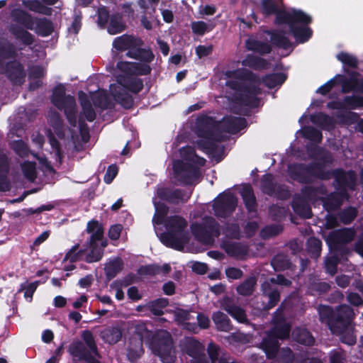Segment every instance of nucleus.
I'll return each instance as SVG.
<instances>
[{
    "instance_id": "nucleus-14",
    "label": "nucleus",
    "mask_w": 363,
    "mask_h": 363,
    "mask_svg": "<svg viewBox=\"0 0 363 363\" xmlns=\"http://www.w3.org/2000/svg\"><path fill=\"white\" fill-rule=\"evenodd\" d=\"M173 172L174 178L183 186L191 184L194 179L200 176L199 167L179 160L174 162Z\"/></svg>"
},
{
    "instance_id": "nucleus-38",
    "label": "nucleus",
    "mask_w": 363,
    "mask_h": 363,
    "mask_svg": "<svg viewBox=\"0 0 363 363\" xmlns=\"http://www.w3.org/2000/svg\"><path fill=\"white\" fill-rule=\"evenodd\" d=\"M79 243L74 245L65 254L62 262L69 261L70 263H75L81 260H84L86 253L87 252V247L79 249Z\"/></svg>"
},
{
    "instance_id": "nucleus-42",
    "label": "nucleus",
    "mask_w": 363,
    "mask_h": 363,
    "mask_svg": "<svg viewBox=\"0 0 363 363\" xmlns=\"http://www.w3.org/2000/svg\"><path fill=\"white\" fill-rule=\"evenodd\" d=\"M358 74V72H354L352 73L349 79H346L344 75H336L337 84H341L342 91L343 93H349L352 91H357V82H358V78L357 76Z\"/></svg>"
},
{
    "instance_id": "nucleus-50",
    "label": "nucleus",
    "mask_w": 363,
    "mask_h": 363,
    "mask_svg": "<svg viewBox=\"0 0 363 363\" xmlns=\"http://www.w3.org/2000/svg\"><path fill=\"white\" fill-rule=\"evenodd\" d=\"M169 305L167 298H158L149 302L147 307L150 313L155 316L164 314L163 309Z\"/></svg>"
},
{
    "instance_id": "nucleus-27",
    "label": "nucleus",
    "mask_w": 363,
    "mask_h": 363,
    "mask_svg": "<svg viewBox=\"0 0 363 363\" xmlns=\"http://www.w3.org/2000/svg\"><path fill=\"white\" fill-rule=\"evenodd\" d=\"M262 296L268 298V301L263 304L262 310L268 311L280 301V292L277 288H274L269 282H264L262 285Z\"/></svg>"
},
{
    "instance_id": "nucleus-6",
    "label": "nucleus",
    "mask_w": 363,
    "mask_h": 363,
    "mask_svg": "<svg viewBox=\"0 0 363 363\" xmlns=\"http://www.w3.org/2000/svg\"><path fill=\"white\" fill-rule=\"evenodd\" d=\"M144 41L139 37L124 34L116 38L113 41V48L118 52L128 50L125 55L138 61L152 62L155 54L151 48H143Z\"/></svg>"
},
{
    "instance_id": "nucleus-5",
    "label": "nucleus",
    "mask_w": 363,
    "mask_h": 363,
    "mask_svg": "<svg viewBox=\"0 0 363 363\" xmlns=\"http://www.w3.org/2000/svg\"><path fill=\"white\" fill-rule=\"evenodd\" d=\"M188 223L181 216H167L164 221L166 231L160 234V240L166 247L182 251L189 240L186 230Z\"/></svg>"
},
{
    "instance_id": "nucleus-30",
    "label": "nucleus",
    "mask_w": 363,
    "mask_h": 363,
    "mask_svg": "<svg viewBox=\"0 0 363 363\" xmlns=\"http://www.w3.org/2000/svg\"><path fill=\"white\" fill-rule=\"evenodd\" d=\"M247 50L257 53L261 56L270 54L272 51V45L267 43L250 37L245 41Z\"/></svg>"
},
{
    "instance_id": "nucleus-7",
    "label": "nucleus",
    "mask_w": 363,
    "mask_h": 363,
    "mask_svg": "<svg viewBox=\"0 0 363 363\" xmlns=\"http://www.w3.org/2000/svg\"><path fill=\"white\" fill-rule=\"evenodd\" d=\"M81 340H73L68 347V352L72 357L78 358L87 363H101L95 357H100V354L91 331H82Z\"/></svg>"
},
{
    "instance_id": "nucleus-33",
    "label": "nucleus",
    "mask_w": 363,
    "mask_h": 363,
    "mask_svg": "<svg viewBox=\"0 0 363 363\" xmlns=\"http://www.w3.org/2000/svg\"><path fill=\"white\" fill-rule=\"evenodd\" d=\"M18 50L15 45L7 40L0 39V67L6 63V60L16 59Z\"/></svg>"
},
{
    "instance_id": "nucleus-25",
    "label": "nucleus",
    "mask_w": 363,
    "mask_h": 363,
    "mask_svg": "<svg viewBox=\"0 0 363 363\" xmlns=\"http://www.w3.org/2000/svg\"><path fill=\"white\" fill-rule=\"evenodd\" d=\"M270 36V45L277 48L287 50L294 48L293 43L286 35V32L284 30H269L266 32Z\"/></svg>"
},
{
    "instance_id": "nucleus-49",
    "label": "nucleus",
    "mask_w": 363,
    "mask_h": 363,
    "mask_svg": "<svg viewBox=\"0 0 363 363\" xmlns=\"http://www.w3.org/2000/svg\"><path fill=\"white\" fill-rule=\"evenodd\" d=\"M125 26L123 23L122 15L119 13H113L111 16L108 32L111 35H115L123 31Z\"/></svg>"
},
{
    "instance_id": "nucleus-35",
    "label": "nucleus",
    "mask_w": 363,
    "mask_h": 363,
    "mask_svg": "<svg viewBox=\"0 0 363 363\" xmlns=\"http://www.w3.org/2000/svg\"><path fill=\"white\" fill-rule=\"evenodd\" d=\"M311 121L321 128L323 130H331L335 126V121L329 115L323 113L318 112L311 116Z\"/></svg>"
},
{
    "instance_id": "nucleus-11",
    "label": "nucleus",
    "mask_w": 363,
    "mask_h": 363,
    "mask_svg": "<svg viewBox=\"0 0 363 363\" xmlns=\"http://www.w3.org/2000/svg\"><path fill=\"white\" fill-rule=\"evenodd\" d=\"M191 231L195 239L203 244L212 243L214 238L220 235L219 223L214 218L208 216H204L201 223H193Z\"/></svg>"
},
{
    "instance_id": "nucleus-15",
    "label": "nucleus",
    "mask_w": 363,
    "mask_h": 363,
    "mask_svg": "<svg viewBox=\"0 0 363 363\" xmlns=\"http://www.w3.org/2000/svg\"><path fill=\"white\" fill-rule=\"evenodd\" d=\"M157 196L169 204L179 205L186 203L191 198V192L171 186H160L157 189Z\"/></svg>"
},
{
    "instance_id": "nucleus-26",
    "label": "nucleus",
    "mask_w": 363,
    "mask_h": 363,
    "mask_svg": "<svg viewBox=\"0 0 363 363\" xmlns=\"http://www.w3.org/2000/svg\"><path fill=\"white\" fill-rule=\"evenodd\" d=\"M110 92L115 101L125 109H130L134 105V99L129 93L115 84L110 85Z\"/></svg>"
},
{
    "instance_id": "nucleus-54",
    "label": "nucleus",
    "mask_w": 363,
    "mask_h": 363,
    "mask_svg": "<svg viewBox=\"0 0 363 363\" xmlns=\"http://www.w3.org/2000/svg\"><path fill=\"white\" fill-rule=\"evenodd\" d=\"M50 125L60 139L65 136L63 120L58 113H55L50 118Z\"/></svg>"
},
{
    "instance_id": "nucleus-51",
    "label": "nucleus",
    "mask_w": 363,
    "mask_h": 363,
    "mask_svg": "<svg viewBox=\"0 0 363 363\" xmlns=\"http://www.w3.org/2000/svg\"><path fill=\"white\" fill-rule=\"evenodd\" d=\"M185 351L186 353L192 358H195L205 354L201 342L194 338H191L186 342L185 345Z\"/></svg>"
},
{
    "instance_id": "nucleus-3",
    "label": "nucleus",
    "mask_w": 363,
    "mask_h": 363,
    "mask_svg": "<svg viewBox=\"0 0 363 363\" xmlns=\"http://www.w3.org/2000/svg\"><path fill=\"white\" fill-rule=\"evenodd\" d=\"M135 330L139 340L136 341L135 347H133L132 342L128 346V357L130 361H135L142 355L144 352L143 342L151 346L154 352L160 357L165 358L170 356L172 350V338L168 333L163 335H155L144 325H137Z\"/></svg>"
},
{
    "instance_id": "nucleus-34",
    "label": "nucleus",
    "mask_w": 363,
    "mask_h": 363,
    "mask_svg": "<svg viewBox=\"0 0 363 363\" xmlns=\"http://www.w3.org/2000/svg\"><path fill=\"white\" fill-rule=\"evenodd\" d=\"M224 250L230 256L242 259L248 253V246L244 243L232 242L225 244Z\"/></svg>"
},
{
    "instance_id": "nucleus-47",
    "label": "nucleus",
    "mask_w": 363,
    "mask_h": 363,
    "mask_svg": "<svg viewBox=\"0 0 363 363\" xmlns=\"http://www.w3.org/2000/svg\"><path fill=\"white\" fill-rule=\"evenodd\" d=\"M271 265L275 271L281 272L291 269L292 263L288 255L277 254L272 259Z\"/></svg>"
},
{
    "instance_id": "nucleus-60",
    "label": "nucleus",
    "mask_w": 363,
    "mask_h": 363,
    "mask_svg": "<svg viewBox=\"0 0 363 363\" xmlns=\"http://www.w3.org/2000/svg\"><path fill=\"white\" fill-rule=\"evenodd\" d=\"M22 172L24 177L30 182H34L37 177L35 163L33 162H25L21 165Z\"/></svg>"
},
{
    "instance_id": "nucleus-28",
    "label": "nucleus",
    "mask_w": 363,
    "mask_h": 363,
    "mask_svg": "<svg viewBox=\"0 0 363 363\" xmlns=\"http://www.w3.org/2000/svg\"><path fill=\"white\" fill-rule=\"evenodd\" d=\"M347 196L340 191H333L326 196L320 197L323 208L328 212H333L339 209L342 204L343 198Z\"/></svg>"
},
{
    "instance_id": "nucleus-20",
    "label": "nucleus",
    "mask_w": 363,
    "mask_h": 363,
    "mask_svg": "<svg viewBox=\"0 0 363 363\" xmlns=\"http://www.w3.org/2000/svg\"><path fill=\"white\" fill-rule=\"evenodd\" d=\"M356 233L353 228H344L329 233L328 240L331 246L346 245L355 238Z\"/></svg>"
},
{
    "instance_id": "nucleus-59",
    "label": "nucleus",
    "mask_w": 363,
    "mask_h": 363,
    "mask_svg": "<svg viewBox=\"0 0 363 363\" xmlns=\"http://www.w3.org/2000/svg\"><path fill=\"white\" fill-rule=\"evenodd\" d=\"M62 111L66 116V118L71 127L75 128L77 125V116L76 109V101L74 104L67 105L63 107Z\"/></svg>"
},
{
    "instance_id": "nucleus-40",
    "label": "nucleus",
    "mask_w": 363,
    "mask_h": 363,
    "mask_svg": "<svg viewBox=\"0 0 363 363\" xmlns=\"http://www.w3.org/2000/svg\"><path fill=\"white\" fill-rule=\"evenodd\" d=\"M212 320L218 331L230 332L233 330V325L228 316L221 311L214 312Z\"/></svg>"
},
{
    "instance_id": "nucleus-24",
    "label": "nucleus",
    "mask_w": 363,
    "mask_h": 363,
    "mask_svg": "<svg viewBox=\"0 0 363 363\" xmlns=\"http://www.w3.org/2000/svg\"><path fill=\"white\" fill-rule=\"evenodd\" d=\"M247 120L242 117L228 116L220 122L222 133L236 134L247 127Z\"/></svg>"
},
{
    "instance_id": "nucleus-2",
    "label": "nucleus",
    "mask_w": 363,
    "mask_h": 363,
    "mask_svg": "<svg viewBox=\"0 0 363 363\" xmlns=\"http://www.w3.org/2000/svg\"><path fill=\"white\" fill-rule=\"evenodd\" d=\"M195 133L201 139L196 142L197 147L207 155L216 157L217 162L223 159L224 146L217 144L226 140L222 133L220 122L207 115L196 119Z\"/></svg>"
},
{
    "instance_id": "nucleus-48",
    "label": "nucleus",
    "mask_w": 363,
    "mask_h": 363,
    "mask_svg": "<svg viewBox=\"0 0 363 363\" xmlns=\"http://www.w3.org/2000/svg\"><path fill=\"white\" fill-rule=\"evenodd\" d=\"M101 336L106 342L113 345L121 340L122 337V330L118 326L109 327L102 331Z\"/></svg>"
},
{
    "instance_id": "nucleus-4",
    "label": "nucleus",
    "mask_w": 363,
    "mask_h": 363,
    "mask_svg": "<svg viewBox=\"0 0 363 363\" xmlns=\"http://www.w3.org/2000/svg\"><path fill=\"white\" fill-rule=\"evenodd\" d=\"M320 320L325 323L333 334H342L352 329L354 313L348 305H340L334 310L331 306L320 305L318 308Z\"/></svg>"
},
{
    "instance_id": "nucleus-10",
    "label": "nucleus",
    "mask_w": 363,
    "mask_h": 363,
    "mask_svg": "<svg viewBox=\"0 0 363 363\" xmlns=\"http://www.w3.org/2000/svg\"><path fill=\"white\" fill-rule=\"evenodd\" d=\"M86 232L91 233L89 240L84 245V247L90 249L89 252L86 253L84 261L87 263L99 262L103 257L104 251L99 247L98 242L104 238V228L101 223L96 220H91L88 222Z\"/></svg>"
},
{
    "instance_id": "nucleus-32",
    "label": "nucleus",
    "mask_w": 363,
    "mask_h": 363,
    "mask_svg": "<svg viewBox=\"0 0 363 363\" xmlns=\"http://www.w3.org/2000/svg\"><path fill=\"white\" fill-rule=\"evenodd\" d=\"M241 64L256 71L265 70L269 68L270 63L266 59L253 54H247Z\"/></svg>"
},
{
    "instance_id": "nucleus-61",
    "label": "nucleus",
    "mask_w": 363,
    "mask_h": 363,
    "mask_svg": "<svg viewBox=\"0 0 363 363\" xmlns=\"http://www.w3.org/2000/svg\"><path fill=\"white\" fill-rule=\"evenodd\" d=\"M161 272V267L157 264H150L140 266L137 273L140 276H155Z\"/></svg>"
},
{
    "instance_id": "nucleus-17",
    "label": "nucleus",
    "mask_w": 363,
    "mask_h": 363,
    "mask_svg": "<svg viewBox=\"0 0 363 363\" xmlns=\"http://www.w3.org/2000/svg\"><path fill=\"white\" fill-rule=\"evenodd\" d=\"M238 199L232 193L220 194L216 200L213 208L218 218H226L235 210Z\"/></svg>"
},
{
    "instance_id": "nucleus-16",
    "label": "nucleus",
    "mask_w": 363,
    "mask_h": 363,
    "mask_svg": "<svg viewBox=\"0 0 363 363\" xmlns=\"http://www.w3.org/2000/svg\"><path fill=\"white\" fill-rule=\"evenodd\" d=\"M334 186L336 189L347 195V190L354 191L357 186V174L354 170H345L342 168L334 169Z\"/></svg>"
},
{
    "instance_id": "nucleus-55",
    "label": "nucleus",
    "mask_w": 363,
    "mask_h": 363,
    "mask_svg": "<svg viewBox=\"0 0 363 363\" xmlns=\"http://www.w3.org/2000/svg\"><path fill=\"white\" fill-rule=\"evenodd\" d=\"M330 289V285L325 281H313L308 286V291L313 296H320Z\"/></svg>"
},
{
    "instance_id": "nucleus-12",
    "label": "nucleus",
    "mask_w": 363,
    "mask_h": 363,
    "mask_svg": "<svg viewBox=\"0 0 363 363\" xmlns=\"http://www.w3.org/2000/svg\"><path fill=\"white\" fill-rule=\"evenodd\" d=\"M260 188L264 194L274 196L279 200L285 201L291 197L288 187L278 184L271 173H267L262 176Z\"/></svg>"
},
{
    "instance_id": "nucleus-56",
    "label": "nucleus",
    "mask_w": 363,
    "mask_h": 363,
    "mask_svg": "<svg viewBox=\"0 0 363 363\" xmlns=\"http://www.w3.org/2000/svg\"><path fill=\"white\" fill-rule=\"evenodd\" d=\"M150 63V62H146L144 61H139L138 62H133L132 75L134 77H137L150 74L152 72V67L149 65Z\"/></svg>"
},
{
    "instance_id": "nucleus-18",
    "label": "nucleus",
    "mask_w": 363,
    "mask_h": 363,
    "mask_svg": "<svg viewBox=\"0 0 363 363\" xmlns=\"http://www.w3.org/2000/svg\"><path fill=\"white\" fill-rule=\"evenodd\" d=\"M13 85H22L26 76L23 65L16 59L6 62L0 67Z\"/></svg>"
},
{
    "instance_id": "nucleus-43",
    "label": "nucleus",
    "mask_w": 363,
    "mask_h": 363,
    "mask_svg": "<svg viewBox=\"0 0 363 363\" xmlns=\"http://www.w3.org/2000/svg\"><path fill=\"white\" fill-rule=\"evenodd\" d=\"M326 191L325 188L320 185L319 186H305L301 188V198L304 199L307 201L318 200L319 194H324Z\"/></svg>"
},
{
    "instance_id": "nucleus-58",
    "label": "nucleus",
    "mask_w": 363,
    "mask_h": 363,
    "mask_svg": "<svg viewBox=\"0 0 363 363\" xmlns=\"http://www.w3.org/2000/svg\"><path fill=\"white\" fill-rule=\"evenodd\" d=\"M223 234L230 239L239 240L241 238L240 226L235 223H227L223 228Z\"/></svg>"
},
{
    "instance_id": "nucleus-64",
    "label": "nucleus",
    "mask_w": 363,
    "mask_h": 363,
    "mask_svg": "<svg viewBox=\"0 0 363 363\" xmlns=\"http://www.w3.org/2000/svg\"><path fill=\"white\" fill-rule=\"evenodd\" d=\"M303 135L304 138L316 143H320L323 139L321 131L313 126L304 128Z\"/></svg>"
},
{
    "instance_id": "nucleus-52",
    "label": "nucleus",
    "mask_w": 363,
    "mask_h": 363,
    "mask_svg": "<svg viewBox=\"0 0 363 363\" xmlns=\"http://www.w3.org/2000/svg\"><path fill=\"white\" fill-rule=\"evenodd\" d=\"M357 214L358 211L356 208L349 206L340 211L337 213V218L344 225H349L354 220Z\"/></svg>"
},
{
    "instance_id": "nucleus-45",
    "label": "nucleus",
    "mask_w": 363,
    "mask_h": 363,
    "mask_svg": "<svg viewBox=\"0 0 363 363\" xmlns=\"http://www.w3.org/2000/svg\"><path fill=\"white\" fill-rule=\"evenodd\" d=\"M123 268V262L121 258L116 257L110 261L104 268L106 278L108 281L113 279Z\"/></svg>"
},
{
    "instance_id": "nucleus-46",
    "label": "nucleus",
    "mask_w": 363,
    "mask_h": 363,
    "mask_svg": "<svg viewBox=\"0 0 363 363\" xmlns=\"http://www.w3.org/2000/svg\"><path fill=\"white\" fill-rule=\"evenodd\" d=\"M256 284V277H249L236 287V291L242 296H250L254 293Z\"/></svg>"
},
{
    "instance_id": "nucleus-37",
    "label": "nucleus",
    "mask_w": 363,
    "mask_h": 363,
    "mask_svg": "<svg viewBox=\"0 0 363 363\" xmlns=\"http://www.w3.org/2000/svg\"><path fill=\"white\" fill-rule=\"evenodd\" d=\"M35 33L41 37L50 35L54 31L53 23L47 18H38L34 19Z\"/></svg>"
},
{
    "instance_id": "nucleus-39",
    "label": "nucleus",
    "mask_w": 363,
    "mask_h": 363,
    "mask_svg": "<svg viewBox=\"0 0 363 363\" xmlns=\"http://www.w3.org/2000/svg\"><path fill=\"white\" fill-rule=\"evenodd\" d=\"M308 202L300 196L294 197L291 204L294 212L304 218H311L312 211Z\"/></svg>"
},
{
    "instance_id": "nucleus-13",
    "label": "nucleus",
    "mask_w": 363,
    "mask_h": 363,
    "mask_svg": "<svg viewBox=\"0 0 363 363\" xmlns=\"http://www.w3.org/2000/svg\"><path fill=\"white\" fill-rule=\"evenodd\" d=\"M315 162L308 164L296 162L288 166V173L291 179L300 184H311L314 180Z\"/></svg>"
},
{
    "instance_id": "nucleus-62",
    "label": "nucleus",
    "mask_w": 363,
    "mask_h": 363,
    "mask_svg": "<svg viewBox=\"0 0 363 363\" xmlns=\"http://www.w3.org/2000/svg\"><path fill=\"white\" fill-rule=\"evenodd\" d=\"M315 165L314 179L328 180L333 177L335 179L334 169L325 171L324 165L319 162H315Z\"/></svg>"
},
{
    "instance_id": "nucleus-44",
    "label": "nucleus",
    "mask_w": 363,
    "mask_h": 363,
    "mask_svg": "<svg viewBox=\"0 0 363 363\" xmlns=\"http://www.w3.org/2000/svg\"><path fill=\"white\" fill-rule=\"evenodd\" d=\"M23 5L29 11L40 14L50 16L52 12V8L44 5L39 0H23Z\"/></svg>"
},
{
    "instance_id": "nucleus-53",
    "label": "nucleus",
    "mask_w": 363,
    "mask_h": 363,
    "mask_svg": "<svg viewBox=\"0 0 363 363\" xmlns=\"http://www.w3.org/2000/svg\"><path fill=\"white\" fill-rule=\"evenodd\" d=\"M39 284L40 281H35L31 283H28L26 281L20 285V288L17 292L19 294L22 291H24V298L28 301L31 302L33 300V296L36 291Z\"/></svg>"
},
{
    "instance_id": "nucleus-22",
    "label": "nucleus",
    "mask_w": 363,
    "mask_h": 363,
    "mask_svg": "<svg viewBox=\"0 0 363 363\" xmlns=\"http://www.w3.org/2000/svg\"><path fill=\"white\" fill-rule=\"evenodd\" d=\"M240 194L247 213L255 217L258 203L252 186L249 184L243 185Z\"/></svg>"
},
{
    "instance_id": "nucleus-31",
    "label": "nucleus",
    "mask_w": 363,
    "mask_h": 363,
    "mask_svg": "<svg viewBox=\"0 0 363 363\" xmlns=\"http://www.w3.org/2000/svg\"><path fill=\"white\" fill-rule=\"evenodd\" d=\"M274 325L269 330L276 335L279 340H286L289 337L291 325L283 316L274 317Z\"/></svg>"
},
{
    "instance_id": "nucleus-29",
    "label": "nucleus",
    "mask_w": 363,
    "mask_h": 363,
    "mask_svg": "<svg viewBox=\"0 0 363 363\" xmlns=\"http://www.w3.org/2000/svg\"><path fill=\"white\" fill-rule=\"evenodd\" d=\"M117 82L119 85L135 94L140 93L144 87L143 80L133 75L118 76L117 77Z\"/></svg>"
},
{
    "instance_id": "nucleus-19",
    "label": "nucleus",
    "mask_w": 363,
    "mask_h": 363,
    "mask_svg": "<svg viewBox=\"0 0 363 363\" xmlns=\"http://www.w3.org/2000/svg\"><path fill=\"white\" fill-rule=\"evenodd\" d=\"M261 11L267 17L274 15V23L279 26L283 25V22L290 20L291 18V9L287 11L279 8L274 0H262Z\"/></svg>"
},
{
    "instance_id": "nucleus-1",
    "label": "nucleus",
    "mask_w": 363,
    "mask_h": 363,
    "mask_svg": "<svg viewBox=\"0 0 363 363\" xmlns=\"http://www.w3.org/2000/svg\"><path fill=\"white\" fill-rule=\"evenodd\" d=\"M225 76L230 78L225 82V86L235 91L233 99L236 104L251 108L259 106L258 96L262 94V89L252 84L258 80L255 73L246 68H240L227 71Z\"/></svg>"
},
{
    "instance_id": "nucleus-57",
    "label": "nucleus",
    "mask_w": 363,
    "mask_h": 363,
    "mask_svg": "<svg viewBox=\"0 0 363 363\" xmlns=\"http://www.w3.org/2000/svg\"><path fill=\"white\" fill-rule=\"evenodd\" d=\"M307 251L313 257H318L320 255L322 242L315 237H311L306 242Z\"/></svg>"
},
{
    "instance_id": "nucleus-21",
    "label": "nucleus",
    "mask_w": 363,
    "mask_h": 363,
    "mask_svg": "<svg viewBox=\"0 0 363 363\" xmlns=\"http://www.w3.org/2000/svg\"><path fill=\"white\" fill-rule=\"evenodd\" d=\"M75 98L72 95H66V89L62 84H59L52 90V104L60 111L67 105L74 104Z\"/></svg>"
},
{
    "instance_id": "nucleus-36",
    "label": "nucleus",
    "mask_w": 363,
    "mask_h": 363,
    "mask_svg": "<svg viewBox=\"0 0 363 363\" xmlns=\"http://www.w3.org/2000/svg\"><path fill=\"white\" fill-rule=\"evenodd\" d=\"M292 337L298 343L309 347L313 346L315 341L311 333L303 328H294L292 331Z\"/></svg>"
},
{
    "instance_id": "nucleus-23",
    "label": "nucleus",
    "mask_w": 363,
    "mask_h": 363,
    "mask_svg": "<svg viewBox=\"0 0 363 363\" xmlns=\"http://www.w3.org/2000/svg\"><path fill=\"white\" fill-rule=\"evenodd\" d=\"M259 347L264 352L267 359H273L277 357L279 349V339L269 330L263 337Z\"/></svg>"
},
{
    "instance_id": "nucleus-41",
    "label": "nucleus",
    "mask_w": 363,
    "mask_h": 363,
    "mask_svg": "<svg viewBox=\"0 0 363 363\" xmlns=\"http://www.w3.org/2000/svg\"><path fill=\"white\" fill-rule=\"evenodd\" d=\"M286 79V74L283 72L271 73L264 76L262 79V82L267 88L274 89L281 86Z\"/></svg>"
},
{
    "instance_id": "nucleus-8",
    "label": "nucleus",
    "mask_w": 363,
    "mask_h": 363,
    "mask_svg": "<svg viewBox=\"0 0 363 363\" xmlns=\"http://www.w3.org/2000/svg\"><path fill=\"white\" fill-rule=\"evenodd\" d=\"M12 20L22 26L23 27L12 24L9 28V32L17 40L26 46H30L33 44L35 38L33 34L26 29L33 30L34 19L31 14L21 9H13L11 11Z\"/></svg>"
},
{
    "instance_id": "nucleus-9",
    "label": "nucleus",
    "mask_w": 363,
    "mask_h": 363,
    "mask_svg": "<svg viewBox=\"0 0 363 363\" xmlns=\"http://www.w3.org/2000/svg\"><path fill=\"white\" fill-rule=\"evenodd\" d=\"M291 19L283 22V25L288 26L289 33L298 44L306 43L313 35V30L308 27L312 23L311 16L296 9H291Z\"/></svg>"
},
{
    "instance_id": "nucleus-63",
    "label": "nucleus",
    "mask_w": 363,
    "mask_h": 363,
    "mask_svg": "<svg viewBox=\"0 0 363 363\" xmlns=\"http://www.w3.org/2000/svg\"><path fill=\"white\" fill-rule=\"evenodd\" d=\"M345 109H356L363 106V96L352 95L346 96L343 99Z\"/></svg>"
}]
</instances>
